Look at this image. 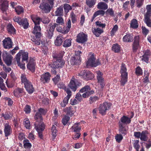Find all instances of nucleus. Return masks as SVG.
Returning a JSON list of instances; mask_svg holds the SVG:
<instances>
[{
	"instance_id": "obj_14",
	"label": "nucleus",
	"mask_w": 151,
	"mask_h": 151,
	"mask_svg": "<svg viewBox=\"0 0 151 151\" xmlns=\"http://www.w3.org/2000/svg\"><path fill=\"white\" fill-rule=\"evenodd\" d=\"M87 40V35L83 32H80L76 37V41L80 43H83Z\"/></svg>"
},
{
	"instance_id": "obj_23",
	"label": "nucleus",
	"mask_w": 151,
	"mask_h": 151,
	"mask_svg": "<svg viewBox=\"0 0 151 151\" xmlns=\"http://www.w3.org/2000/svg\"><path fill=\"white\" fill-rule=\"evenodd\" d=\"M0 9L3 13H5L9 6V1L7 0H1Z\"/></svg>"
},
{
	"instance_id": "obj_44",
	"label": "nucleus",
	"mask_w": 151,
	"mask_h": 151,
	"mask_svg": "<svg viewBox=\"0 0 151 151\" xmlns=\"http://www.w3.org/2000/svg\"><path fill=\"white\" fill-rule=\"evenodd\" d=\"M91 88L90 86L88 85H85L84 87L82 88L79 91L80 92L83 93V92H90Z\"/></svg>"
},
{
	"instance_id": "obj_60",
	"label": "nucleus",
	"mask_w": 151,
	"mask_h": 151,
	"mask_svg": "<svg viewBox=\"0 0 151 151\" xmlns=\"http://www.w3.org/2000/svg\"><path fill=\"white\" fill-rule=\"evenodd\" d=\"M144 0H136V3L137 7L140 8L144 4Z\"/></svg>"
},
{
	"instance_id": "obj_11",
	"label": "nucleus",
	"mask_w": 151,
	"mask_h": 151,
	"mask_svg": "<svg viewBox=\"0 0 151 151\" xmlns=\"http://www.w3.org/2000/svg\"><path fill=\"white\" fill-rule=\"evenodd\" d=\"M131 115L129 117L127 116L123 115L120 119L118 124H122L124 125L129 124L131 122V119L134 116V112L132 111L130 112Z\"/></svg>"
},
{
	"instance_id": "obj_5",
	"label": "nucleus",
	"mask_w": 151,
	"mask_h": 151,
	"mask_svg": "<svg viewBox=\"0 0 151 151\" xmlns=\"http://www.w3.org/2000/svg\"><path fill=\"white\" fill-rule=\"evenodd\" d=\"M120 73L121 74L120 84L122 86H124L127 82L128 75L126 65L124 63H122V64Z\"/></svg>"
},
{
	"instance_id": "obj_2",
	"label": "nucleus",
	"mask_w": 151,
	"mask_h": 151,
	"mask_svg": "<svg viewBox=\"0 0 151 151\" xmlns=\"http://www.w3.org/2000/svg\"><path fill=\"white\" fill-rule=\"evenodd\" d=\"M64 53L63 51H60L58 53L52 54L53 61L50 65L52 68L51 71L52 74L56 75V69H60L64 66L65 62L62 59Z\"/></svg>"
},
{
	"instance_id": "obj_48",
	"label": "nucleus",
	"mask_w": 151,
	"mask_h": 151,
	"mask_svg": "<svg viewBox=\"0 0 151 151\" xmlns=\"http://www.w3.org/2000/svg\"><path fill=\"white\" fill-rule=\"evenodd\" d=\"M0 88L2 90L5 91H7V89L4 83L3 79L0 76Z\"/></svg>"
},
{
	"instance_id": "obj_58",
	"label": "nucleus",
	"mask_w": 151,
	"mask_h": 151,
	"mask_svg": "<svg viewBox=\"0 0 151 151\" xmlns=\"http://www.w3.org/2000/svg\"><path fill=\"white\" fill-rule=\"evenodd\" d=\"M94 91L93 90H91L90 92H85L82 94V97L85 98L88 97L90 95L93 94L94 93Z\"/></svg>"
},
{
	"instance_id": "obj_47",
	"label": "nucleus",
	"mask_w": 151,
	"mask_h": 151,
	"mask_svg": "<svg viewBox=\"0 0 151 151\" xmlns=\"http://www.w3.org/2000/svg\"><path fill=\"white\" fill-rule=\"evenodd\" d=\"M112 48V50L115 52H118L120 51V47L117 43L113 44Z\"/></svg>"
},
{
	"instance_id": "obj_51",
	"label": "nucleus",
	"mask_w": 151,
	"mask_h": 151,
	"mask_svg": "<svg viewBox=\"0 0 151 151\" xmlns=\"http://www.w3.org/2000/svg\"><path fill=\"white\" fill-rule=\"evenodd\" d=\"M96 27L99 28H101L103 29L105 27L106 24L105 23H103L101 22L97 21L95 22Z\"/></svg>"
},
{
	"instance_id": "obj_45",
	"label": "nucleus",
	"mask_w": 151,
	"mask_h": 151,
	"mask_svg": "<svg viewBox=\"0 0 151 151\" xmlns=\"http://www.w3.org/2000/svg\"><path fill=\"white\" fill-rule=\"evenodd\" d=\"M14 9L18 15L24 12V9L22 6H18L15 7Z\"/></svg>"
},
{
	"instance_id": "obj_53",
	"label": "nucleus",
	"mask_w": 151,
	"mask_h": 151,
	"mask_svg": "<svg viewBox=\"0 0 151 151\" xmlns=\"http://www.w3.org/2000/svg\"><path fill=\"white\" fill-rule=\"evenodd\" d=\"M133 146L134 149H135L136 151H139L140 146L139 144V140H134L133 143Z\"/></svg>"
},
{
	"instance_id": "obj_9",
	"label": "nucleus",
	"mask_w": 151,
	"mask_h": 151,
	"mask_svg": "<svg viewBox=\"0 0 151 151\" xmlns=\"http://www.w3.org/2000/svg\"><path fill=\"white\" fill-rule=\"evenodd\" d=\"M66 25V26H64L63 28H62L61 27L57 24L56 28V30L62 34H67L69 32L71 27V23L70 19H68Z\"/></svg>"
},
{
	"instance_id": "obj_8",
	"label": "nucleus",
	"mask_w": 151,
	"mask_h": 151,
	"mask_svg": "<svg viewBox=\"0 0 151 151\" xmlns=\"http://www.w3.org/2000/svg\"><path fill=\"white\" fill-rule=\"evenodd\" d=\"M111 105V103L106 102L100 104L99 108V113L102 115H105L107 111L110 110Z\"/></svg>"
},
{
	"instance_id": "obj_28",
	"label": "nucleus",
	"mask_w": 151,
	"mask_h": 151,
	"mask_svg": "<svg viewBox=\"0 0 151 151\" xmlns=\"http://www.w3.org/2000/svg\"><path fill=\"white\" fill-rule=\"evenodd\" d=\"M149 132L147 130L143 131L141 132L140 139L142 141L146 142L148 140V135Z\"/></svg>"
},
{
	"instance_id": "obj_56",
	"label": "nucleus",
	"mask_w": 151,
	"mask_h": 151,
	"mask_svg": "<svg viewBox=\"0 0 151 151\" xmlns=\"http://www.w3.org/2000/svg\"><path fill=\"white\" fill-rule=\"evenodd\" d=\"M99 98L96 96H91L89 98V103L91 104L99 100Z\"/></svg>"
},
{
	"instance_id": "obj_3",
	"label": "nucleus",
	"mask_w": 151,
	"mask_h": 151,
	"mask_svg": "<svg viewBox=\"0 0 151 151\" xmlns=\"http://www.w3.org/2000/svg\"><path fill=\"white\" fill-rule=\"evenodd\" d=\"M21 79L22 84L28 93L32 94L35 91V88L32 83L27 79L26 76L24 74H22Z\"/></svg>"
},
{
	"instance_id": "obj_50",
	"label": "nucleus",
	"mask_w": 151,
	"mask_h": 151,
	"mask_svg": "<svg viewBox=\"0 0 151 151\" xmlns=\"http://www.w3.org/2000/svg\"><path fill=\"white\" fill-rule=\"evenodd\" d=\"M70 116L65 115L62 120V123L63 125L65 126L67 124L70 120Z\"/></svg>"
},
{
	"instance_id": "obj_26",
	"label": "nucleus",
	"mask_w": 151,
	"mask_h": 151,
	"mask_svg": "<svg viewBox=\"0 0 151 151\" xmlns=\"http://www.w3.org/2000/svg\"><path fill=\"white\" fill-rule=\"evenodd\" d=\"M119 131L120 134L124 136L127 134V127L126 125H124L122 124H118Z\"/></svg>"
},
{
	"instance_id": "obj_22",
	"label": "nucleus",
	"mask_w": 151,
	"mask_h": 151,
	"mask_svg": "<svg viewBox=\"0 0 151 151\" xmlns=\"http://www.w3.org/2000/svg\"><path fill=\"white\" fill-rule=\"evenodd\" d=\"M64 111L66 113V115L71 117L75 112V107L71 106L67 107L64 109Z\"/></svg>"
},
{
	"instance_id": "obj_25",
	"label": "nucleus",
	"mask_w": 151,
	"mask_h": 151,
	"mask_svg": "<svg viewBox=\"0 0 151 151\" xmlns=\"http://www.w3.org/2000/svg\"><path fill=\"white\" fill-rule=\"evenodd\" d=\"M21 54L19 53H18L16 55V60L17 62L18 65L23 70H24L25 68V63L24 62H22L20 61L21 59Z\"/></svg>"
},
{
	"instance_id": "obj_37",
	"label": "nucleus",
	"mask_w": 151,
	"mask_h": 151,
	"mask_svg": "<svg viewBox=\"0 0 151 151\" xmlns=\"http://www.w3.org/2000/svg\"><path fill=\"white\" fill-rule=\"evenodd\" d=\"M63 42V37L61 35H58L55 41V45L59 46L61 45Z\"/></svg>"
},
{
	"instance_id": "obj_31",
	"label": "nucleus",
	"mask_w": 151,
	"mask_h": 151,
	"mask_svg": "<svg viewBox=\"0 0 151 151\" xmlns=\"http://www.w3.org/2000/svg\"><path fill=\"white\" fill-rule=\"evenodd\" d=\"M55 13V15L57 16H63V15L64 11L63 5L60 6L56 9Z\"/></svg>"
},
{
	"instance_id": "obj_40",
	"label": "nucleus",
	"mask_w": 151,
	"mask_h": 151,
	"mask_svg": "<svg viewBox=\"0 0 151 151\" xmlns=\"http://www.w3.org/2000/svg\"><path fill=\"white\" fill-rule=\"evenodd\" d=\"M20 22L21 23H20L19 24L22 25L24 29L28 28L29 24L27 19H22Z\"/></svg>"
},
{
	"instance_id": "obj_33",
	"label": "nucleus",
	"mask_w": 151,
	"mask_h": 151,
	"mask_svg": "<svg viewBox=\"0 0 151 151\" xmlns=\"http://www.w3.org/2000/svg\"><path fill=\"white\" fill-rule=\"evenodd\" d=\"M97 6L98 9L102 10H105L108 8V5L105 3L103 1H101L99 3Z\"/></svg>"
},
{
	"instance_id": "obj_17",
	"label": "nucleus",
	"mask_w": 151,
	"mask_h": 151,
	"mask_svg": "<svg viewBox=\"0 0 151 151\" xmlns=\"http://www.w3.org/2000/svg\"><path fill=\"white\" fill-rule=\"evenodd\" d=\"M139 37L137 36L134 38V41L132 45V50L134 52H136L137 50L140 47L139 44Z\"/></svg>"
},
{
	"instance_id": "obj_42",
	"label": "nucleus",
	"mask_w": 151,
	"mask_h": 151,
	"mask_svg": "<svg viewBox=\"0 0 151 151\" xmlns=\"http://www.w3.org/2000/svg\"><path fill=\"white\" fill-rule=\"evenodd\" d=\"M51 131L52 136V140H54L57 135V133L58 131L56 129V127L54 125L52 126L51 128Z\"/></svg>"
},
{
	"instance_id": "obj_54",
	"label": "nucleus",
	"mask_w": 151,
	"mask_h": 151,
	"mask_svg": "<svg viewBox=\"0 0 151 151\" xmlns=\"http://www.w3.org/2000/svg\"><path fill=\"white\" fill-rule=\"evenodd\" d=\"M24 127L27 129H30V124L28 119H25L24 120Z\"/></svg>"
},
{
	"instance_id": "obj_57",
	"label": "nucleus",
	"mask_w": 151,
	"mask_h": 151,
	"mask_svg": "<svg viewBox=\"0 0 151 151\" xmlns=\"http://www.w3.org/2000/svg\"><path fill=\"white\" fill-rule=\"evenodd\" d=\"M56 22L59 26V25H64V19L63 18L61 17H58L56 20Z\"/></svg>"
},
{
	"instance_id": "obj_7",
	"label": "nucleus",
	"mask_w": 151,
	"mask_h": 151,
	"mask_svg": "<svg viewBox=\"0 0 151 151\" xmlns=\"http://www.w3.org/2000/svg\"><path fill=\"white\" fill-rule=\"evenodd\" d=\"M56 23H50L47 26L46 30L45 32L46 36L49 39H51L54 35V30L57 26Z\"/></svg>"
},
{
	"instance_id": "obj_59",
	"label": "nucleus",
	"mask_w": 151,
	"mask_h": 151,
	"mask_svg": "<svg viewBox=\"0 0 151 151\" xmlns=\"http://www.w3.org/2000/svg\"><path fill=\"white\" fill-rule=\"evenodd\" d=\"M105 13V11L101 9L96 11L94 12V14L97 17L99 15L103 16L104 15Z\"/></svg>"
},
{
	"instance_id": "obj_18",
	"label": "nucleus",
	"mask_w": 151,
	"mask_h": 151,
	"mask_svg": "<svg viewBox=\"0 0 151 151\" xmlns=\"http://www.w3.org/2000/svg\"><path fill=\"white\" fill-rule=\"evenodd\" d=\"M50 77L51 75L49 73H45L41 76L40 80L43 83H48Z\"/></svg>"
},
{
	"instance_id": "obj_38",
	"label": "nucleus",
	"mask_w": 151,
	"mask_h": 151,
	"mask_svg": "<svg viewBox=\"0 0 151 151\" xmlns=\"http://www.w3.org/2000/svg\"><path fill=\"white\" fill-rule=\"evenodd\" d=\"M138 26L139 24L136 19H134L131 21L130 24V27L133 29H136L138 27Z\"/></svg>"
},
{
	"instance_id": "obj_39",
	"label": "nucleus",
	"mask_w": 151,
	"mask_h": 151,
	"mask_svg": "<svg viewBox=\"0 0 151 151\" xmlns=\"http://www.w3.org/2000/svg\"><path fill=\"white\" fill-rule=\"evenodd\" d=\"M96 1V0H86V4L90 8L94 7Z\"/></svg>"
},
{
	"instance_id": "obj_61",
	"label": "nucleus",
	"mask_w": 151,
	"mask_h": 151,
	"mask_svg": "<svg viewBox=\"0 0 151 151\" xmlns=\"http://www.w3.org/2000/svg\"><path fill=\"white\" fill-rule=\"evenodd\" d=\"M81 93L79 91L76 94L75 96V98L79 102L83 100L82 95Z\"/></svg>"
},
{
	"instance_id": "obj_52",
	"label": "nucleus",
	"mask_w": 151,
	"mask_h": 151,
	"mask_svg": "<svg viewBox=\"0 0 151 151\" xmlns=\"http://www.w3.org/2000/svg\"><path fill=\"white\" fill-rule=\"evenodd\" d=\"M135 73L136 74L137 76H140L142 75V70L140 67L138 66L136 68Z\"/></svg>"
},
{
	"instance_id": "obj_29",
	"label": "nucleus",
	"mask_w": 151,
	"mask_h": 151,
	"mask_svg": "<svg viewBox=\"0 0 151 151\" xmlns=\"http://www.w3.org/2000/svg\"><path fill=\"white\" fill-rule=\"evenodd\" d=\"M72 132H80L81 129L80 123H76L71 127Z\"/></svg>"
},
{
	"instance_id": "obj_32",
	"label": "nucleus",
	"mask_w": 151,
	"mask_h": 151,
	"mask_svg": "<svg viewBox=\"0 0 151 151\" xmlns=\"http://www.w3.org/2000/svg\"><path fill=\"white\" fill-rule=\"evenodd\" d=\"M6 29L9 33L12 35L16 33V30L12 24L9 23L7 26Z\"/></svg>"
},
{
	"instance_id": "obj_36",
	"label": "nucleus",
	"mask_w": 151,
	"mask_h": 151,
	"mask_svg": "<svg viewBox=\"0 0 151 151\" xmlns=\"http://www.w3.org/2000/svg\"><path fill=\"white\" fill-rule=\"evenodd\" d=\"M21 54V58H22V62L26 61V63L28 62V53L27 52H24L22 53H20Z\"/></svg>"
},
{
	"instance_id": "obj_16",
	"label": "nucleus",
	"mask_w": 151,
	"mask_h": 151,
	"mask_svg": "<svg viewBox=\"0 0 151 151\" xmlns=\"http://www.w3.org/2000/svg\"><path fill=\"white\" fill-rule=\"evenodd\" d=\"M4 47L5 49H10L12 48L13 42L9 37H6L3 41Z\"/></svg>"
},
{
	"instance_id": "obj_6",
	"label": "nucleus",
	"mask_w": 151,
	"mask_h": 151,
	"mask_svg": "<svg viewBox=\"0 0 151 151\" xmlns=\"http://www.w3.org/2000/svg\"><path fill=\"white\" fill-rule=\"evenodd\" d=\"M96 58L93 54H92L90 56L86 64L87 68L96 67L101 64L99 59L96 60Z\"/></svg>"
},
{
	"instance_id": "obj_19",
	"label": "nucleus",
	"mask_w": 151,
	"mask_h": 151,
	"mask_svg": "<svg viewBox=\"0 0 151 151\" xmlns=\"http://www.w3.org/2000/svg\"><path fill=\"white\" fill-rule=\"evenodd\" d=\"M14 94L16 97L19 98L25 94V92L23 88H17L14 91Z\"/></svg>"
},
{
	"instance_id": "obj_21",
	"label": "nucleus",
	"mask_w": 151,
	"mask_h": 151,
	"mask_svg": "<svg viewBox=\"0 0 151 151\" xmlns=\"http://www.w3.org/2000/svg\"><path fill=\"white\" fill-rule=\"evenodd\" d=\"M34 119L36 121L35 123L34 124V126H35V124L37 123V125L40 126L42 123L44 124L42 122L43 118L41 114H39V112H37L34 116Z\"/></svg>"
},
{
	"instance_id": "obj_35",
	"label": "nucleus",
	"mask_w": 151,
	"mask_h": 151,
	"mask_svg": "<svg viewBox=\"0 0 151 151\" xmlns=\"http://www.w3.org/2000/svg\"><path fill=\"white\" fill-rule=\"evenodd\" d=\"M63 8L64 9V13L67 14L72 9V6L69 4L65 3L63 5Z\"/></svg>"
},
{
	"instance_id": "obj_43",
	"label": "nucleus",
	"mask_w": 151,
	"mask_h": 151,
	"mask_svg": "<svg viewBox=\"0 0 151 151\" xmlns=\"http://www.w3.org/2000/svg\"><path fill=\"white\" fill-rule=\"evenodd\" d=\"M2 116L3 117L5 120L9 119L12 116V114L10 112H6L2 114Z\"/></svg>"
},
{
	"instance_id": "obj_49",
	"label": "nucleus",
	"mask_w": 151,
	"mask_h": 151,
	"mask_svg": "<svg viewBox=\"0 0 151 151\" xmlns=\"http://www.w3.org/2000/svg\"><path fill=\"white\" fill-rule=\"evenodd\" d=\"M146 9L147 11L145 16L151 17V4L147 5Z\"/></svg>"
},
{
	"instance_id": "obj_24",
	"label": "nucleus",
	"mask_w": 151,
	"mask_h": 151,
	"mask_svg": "<svg viewBox=\"0 0 151 151\" xmlns=\"http://www.w3.org/2000/svg\"><path fill=\"white\" fill-rule=\"evenodd\" d=\"M4 132L5 137H7L11 134L12 132V129L11 126L7 123L4 125Z\"/></svg>"
},
{
	"instance_id": "obj_62",
	"label": "nucleus",
	"mask_w": 151,
	"mask_h": 151,
	"mask_svg": "<svg viewBox=\"0 0 151 151\" xmlns=\"http://www.w3.org/2000/svg\"><path fill=\"white\" fill-rule=\"evenodd\" d=\"M52 80L55 84L58 83L60 80V74H58L53 78Z\"/></svg>"
},
{
	"instance_id": "obj_30",
	"label": "nucleus",
	"mask_w": 151,
	"mask_h": 151,
	"mask_svg": "<svg viewBox=\"0 0 151 151\" xmlns=\"http://www.w3.org/2000/svg\"><path fill=\"white\" fill-rule=\"evenodd\" d=\"M73 56L71 57L70 59V63L71 65H75L78 64L81 62V60L79 58Z\"/></svg>"
},
{
	"instance_id": "obj_27",
	"label": "nucleus",
	"mask_w": 151,
	"mask_h": 151,
	"mask_svg": "<svg viewBox=\"0 0 151 151\" xmlns=\"http://www.w3.org/2000/svg\"><path fill=\"white\" fill-rule=\"evenodd\" d=\"M92 31L93 34L96 37H99L104 32L103 29L96 27L92 29Z\"/></svg>"
},
{
	"instance_id": "obj_15",
	"label": "nucleus",
	"mask_w": 151,
	"mask_h": 151,
	"mask_svg": "<svg viewBox=\"0 0 151 151\" xmlns=\"http://www.w3.org/2000/svg\"><path fill=\"white\" fill-rule=\"evenodd\" d=\"M37 124V123L35 124V128L38 132V135L39 138L41 139H42L43 137L42 132L45 128V126L43 123H42L40 126H38Z\"/></svg>"
},
{
	"instance_id": "obj_4",
	"label": "nucleus",
	"mask_w": 151,
	"mask_h": 151,
	"mask_svg": "<svg viewBox=\"0 0 151 151\" xmlns=\"http://www.w3.org/2000/svg\"><path fill=\"white\" fill-rule=\"evenodd\" d=\"M54 4V2L50 0H42L39 7L44 13H48L53 8Z\"/></svg>"
},
{
	"instance_id": "obj_1",
	"label": "nucleus",
	"mask_w": 151,
	"mask_h": 151,
	"mask_svg": "<svg viewBox=\"0 0 151 151\" xmlns=\"http://www.w3.org/2000/svg\"><path fill=\"white\" fill-rule=\"evenodd\" d=\"M31 18L35 24V26L32 32L33 34L31 35V39L33 44L35 45H40L41 41L40 38L42 36L41 29L40 26L41 18L36 17H32Z\"/></svg>"
},
{
	"instance_id": "obj_63",
	"label": "nucleus",
	"mask_w": 151,
	"mask_h": 151,
	"mask_svg": "<svg viewBox=\"0 0 151 151\" xmlns=\"http://www.w3.org/2000/svg\"><path fill=\"white\" fill-rule=\"evenodd\" d=\"M105 13L106 14H109L111 16L113 17L114 16V11L112 8L108 9L106 11Z\"/></svg>"
},
{
	"instance_id": "obj_64",
	"label": "nucleus",
	"mask_w": 151,
	"mask_h": 151,
	"mask_svg": "<svg viewBox=\"0 0 151 151\" xmlns=\"http://www.w3.org/2000/svg\"><path fill=\"white\" fill-rule=\"evenodd\" d=\"M24 111L26 114L30 113L31 111V106L29 105H26L24 108Z\"/></svg>"
},
{
	"instance_id": "obj_41",
	"label": "nucleus",
	"mask_w": 151,
	"mask_h": 151,
	"mask_svg": "<svg viewBox=\"0 0 151 151\" xmlns=\"http://www.w3.org/2000/svg\"><path fill=\"white\" fill-rule=\"evenodd\" d=\"M72 39L71 38L67 39L63 42V46L65 47H70L71 45Z\"/></svg>"
},
{
	"instance_id": "obj_13",
	"label": "nucleus",
	"mask_w": 151,
	"mask_h": 151,
	"mask_svg": "<svg viewBox=\"0 0 151 151\" xmlns=\"http://www.w3.org/2000/svg\"><path fill=\"white\" fill-rule=\"evenodd\" d=\"M2 56L5 63L8 66H10L11 65L13 57L6 51L3 52Z\"/></svg>"
},
{
	"instance_id": "obj_55",
	"label": "nucleus",
	"mask_w": 151,
	"mask_h": 151,
	"mask_svg": "<svg viewBox=\"0 0 151 151\" xmlns=\"http://www.w3.org/2000/svg\"><path fill=\"white\" fill-rule=\"evenodd\" d=\"M122 135L121 134H117L115 137L116 141L118 143H120L123 139Z\"/></svg>"
},
{
	"instance_id": "obj_10",
	"label": "nucleus",
	"mask_w": 151,
	"mask_h": 151,
	"mask_svg": "<svg viewBox=\"0 0 151 151\" xmlns=\"http://www.w3.org/2000/svg\"><path fill=\"white\" fill-rule=\"evenodd\" d=\"M78 75L81 78L87 81L91 80L94 77L93 74L88 70H84L81 71L78 73Z\"/></svg>"
},
{
	"instance_id": "obj_46",
	"label": "nucleus",
	"mask_w": 151,
	"mask_h": 151,
	"mask_svg": "<svg viewBox=\"0 0 151 151\" xmlns=\"http://www.w3.org/2000/svg\"><path fill=\"white\" fill-rule=\"evenodd\" d=\"M151 17L145 16V22L147 25L149 27H151V19H150Z\"/></svg>"
},
{
	"instance_id": "obj_34",
	"label": "nucleus",
	"mask_w": 151,
	"mask_h": 151,
	"mask_svg": "<svg viewBox=\"0 0 151 151\" xmlns=\"http://www.w3.org/2000/svg\"><path fill=\"white\" fill-rule=\"evenodd\" d=\"M123 40L125 42H131L133 41V38L129 34H127L123 38Z\"/></svg>"
},
{
	"instance_id": "obj_20",
	"label": "nucleus",
	"mask_w": 151,
	"mask_h": 151,
	"mask_svg": "<svg viewBox=\"0 0 151 151\" xmlns=\"http://www.w3.org/2000/svg\"><path fill=\"white\" fill-rule=\"evenodd\" d=\"M36 63L34 60L32 58H30L27 64V68L30 70L32 73L35 71Z\"/></svg>"
},
{
	"instance_id": "obj_12",
	"label": "nucleus",
	"mask_w": 151,
	"mask_h": 151,
	"mask_svg": "<svg viewBox=\"0 0 151 151\" xmlns=\"http://www.w3.org/2000/svg\"><path fill=\"white\" fill-rule=\"evenodd\" d=\"M81 85V83L77 80H75L73 77L68 85V87L72 91H75Z\"/></svg>"
}]
</instances>
